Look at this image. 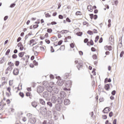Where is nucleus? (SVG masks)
I'll return each mask as SVG.
<instances>
[{"label": "nucleus", "instance_id": "f257e3e1", "mask_svg": "<svg viewBox=\"0 0 124 124\" xmlns=\"http://www.w3.org/2000/svg\"><path fill=\"white\" fill-rule=\"evenodd\" d=\"M40 111L43 116H45L47 114V108L41 107L40 108Z\"/></svg>", "mask_w": 124, "mask_h": 124}, {"label": "nucleus", "instance_id": "1a4fd4ad", "mask_svg": "<svg viewBox=\"0 0 124 124\" xmlns=\"http://www.w3.org/2000/svg\"><path fill=\"white\" fill-rule=\"evenodd\" d=\"M30 124H34L36 123V119L34 118H30L29 120Z\"/></svg>", "mask_w": 124, "mask_h": 124}, {"label": "nucleus", "instance_id": "774afa93", "mask_svg": "<svg viewBox=\"0 0 124 124\" xmlns=\"http://www.w3.org/2000/svg\"><path fill=\"white\" fill-rule=\"evenodd\" d=\"M113 124H117V119H114L113 121Z\"/></svg>", "mask_w": 124, "mask_h": 124}, {"label": "nucleus", "instance_id": "6e6d98bb", "mask_svg": "<svg viewBox=\"0 0 124 124\" xmlns=\"http://www.w3.org/2000/svg\"><path fill=\"white\" fill-rule=\"evenodd\" d=\"M50 52L51 53H54V52H55V49H54V48H53V46L50 47Z\"/></svg>", "mask_w": 124, "mask_h": 124}, {"label": "nucleus", "instance_id": "e433bc0d", "mask_svg": "<svg viewBox=\"0 0 124 124\" xmlns=\"http://www.w3.org/2000/svg\"><path fill=\"white\" fill-rule=\"evenodd\" d=\"M108 28H110V27H111V19H108Z\"/></svg>", "mask_w": 124, "mask_h": 124}, {"label": "nucleus", "instance_id": "49530a36", "mask_svg": "<svg viewBox=\"0 0 124 124\" xmlns=\"http://www.w3.org/2000/svg\"><path fill=\"white\" fill-rule=\"evenodd\" d=\"M8 65H10V66H13L14 65V64L12 63V62H9L8 63Z\"/></svg>", "mask_w": 124, "mask_h": 124}, {"label": "nucleus", "instance_id": "09e8293b", "mask_svg": "<svg viewBox=\"0 0 124 124\" xmlns=\"http://www.w3.org/2000/svg\"><path fill=\"white\" fill-rule=\"evenodd\" d=\"M45 42H46L47 44H50V43L49 40H48V39L45 40Z\"/></svg>", "mask_w": 124, "mask_h": 124}, {"label": "nucleus", "instance_id": "a19ab883", "mask_svg": "<svg viewBox=\"0 0 124 124\" xmlns=\"http://www.w3.org/2000/svg\"><path fill=\"white\" fill-rule=\"evenodd\" d=\"M33 42H34V39L31 40L29 42V45H31L32 43H33Z\"/></svg>", "mask_w": 124, "mask_h": 124}, {"label": "nucleus", "instance_id": "20e7f679", "mask_svg": "<svg viewBox=\"0 0 124 124\" xmlns=\"http://www.w3.org/2000/svg\"><path fill=\"white\" fill-rule=\"evenodd\" d=\"M50 100L52 103H54V104H56V103L58 102V97L53 95L52 96Z\"/></svg>", "mask_w": 124, "mask_h": 124}, {"label": "nucleus", "instance_id": "f3484780", "mask_svg": "<svg viewBox=\"0 0 124 124\" xmlns=\"http://www.w3.org/2000/svg\"><path fill=\"white\" fill-rule=\"evenodd\" d=\"M109 112H110V109L108 108H105L104 109L103 113H104V114H107V113H108Z\"/></svg>", "mask_w": 124, "mask_h": 124}, {"label": "nucleus", "instance_id": "c03bdc74", "mask_svg": "<svg viewBox=\"0 0 124 124\" xmlns=\"http://www.w3.org/2000/svg\"><path fill=\"white\" fill-rule=\"evenodd\" d=\"M70 46L71 48H74V47H75V45H74L73 43H72L71 44H70Z\"/></svg>", "mask_w": 124, "mask_h": 124}, {"label": "nucleus", "instance_id": "4c0bfd02", "mask_svg": "<svg viewBox=\"0 0 124 124\" xmlns=\"http://www.w3.org/2000/svg\"><path fill=\"white\" fill-rule=\"evenodd\" d=\"M33 63L34 64V65H38V62H36L35 60L33 61Z\"/></svg>", "mask_w": 124, "mask_h": 124}, {"label": "nucleus", "instance_id": "4be33fe9", "mask_svg": "<svg viewBox=\"0 0 124 124\" xmlns=\"http://www.w3.org/2000/svg\"><path fill=\"white\" fill-rule=\"evenodd\" d=\"M39 101L41 104H42V105H45V101H44V100L42 99H40Z\"/></svg>", "mask_w": 124, "mask_h": 124}, {"label": "nucleus", "instance_id": "72a5a7b5", "mask_svg": "<svg viewBox=\"0 0 124 124\" xmlns=\"http://www.w3.org/2000/svg\"><path fill=\"white\" fill-rule=\"evenodd\" d=\"M52 40L51 41H56V40H57L58 39V38L57 37H51Z\"/></svg>", "mask_w": 124, "mask_h": 124}, {"label": "nucleus", "instance_id": "a211bd4d", "mask_svg": "<svg viewBox=\"0 0 124 124\" xmlns=\"http://www.w3.org/2000/svg\"><path fill=\"white\" fill-rule=\"evenodd\" d=\"M65 87H70L71 86V81L70 80H68L65 83Z\"/></svg>", "mask_w": 124, "mask_h": 124}, {"label": "nucleus", "instance_id": "69168bd1", "mask_svg": "<svg viewBox=\"0 0 124 124\" xmlns=\"http://www.w3.org/2000/svg\"><path fill=\"white\" fill-rule=\"evenodd\" d=\"M111 94L112 95H115V94H116V91L115 90H113V91H112Z\"/></svg>", "mask_w": 124, "mask_h": 124}, {"label": "nucleus", "instance_id": "ddd939ff", "mask_svg": "<svg viewBox=\"0 0 124 124\" xmlns=\"http://www.w3.org/2000/svg\"><path fill=\"white\" fill-rule=\"evenodd\" d=\"M13 74L14 75H18V74H19V69L16 68L13 71Z\"/></svg>", "mask_w": 124, "mask_h": 124}, {"label": "nucleus", "instance_id": "79ce46f5", "mask_svg": "<svg viewBox=\"0 0 124 124\" xmlns=\"http://www.w3.org/2000/svg\"><path fill=\"white\" fill-rule=\"evenodd\" d=\"M15 64H16V66H18L19 64H20V62H19L18 61H16Z\"/></svg>", "mask_w": 124, "mask_h": 124}, {"label": "nucleus", "instance_id": "c9c22d12", "mask_svg": "<svg viewBox=\"0 0 124 124\" xmlns=\"http://www.w3.org/2000/svg\"><path fill=\"white\" fill-rule=\"evenodd\" d=\"M87 9H90V10H92V11H90L91 12H93V7H92V5L88 6Z\"/></svg>", "mask_w": 124, "mask_h": 124}, {"label": "nucleus", "instance_id": "ea45409f", "mask_svg": "<svg viewBox=\"0 0 124 124\" xmlns=\"http://www.w3.org/2000/svg\"><path fill=\"white\" fill-rule=\"evenodd\" d=\"M19 95H20V96H21V97H24V93H22V92H20L19 93Z\"/></svg>", "mask_w": 124, "mask_h": 124}, {"label": "nucleus", "instance_id": "5701e85b", "mask_svg": "<svg viewBox=\"0 0 124 124\" xmlns=\"http://www.w3.org/2000/svg\"><path fill=\"white\" fill-rule=\"evenodd\" d=\"M0 63H3L5 62V59H4V57H2L0 59Z\"/></svg>", "mask_w": 124, "mask_h": 124}, {"label": "nucleus", "instance_id": "cd10ccee", "mask_svg": "<svg viewBox=\"0 0 124 124\" xmlns=\"http://www.w3.org/2000/svg\"><path fill=\"white\" fill-rule=\"evenodd\" d=\"M99 39V36L97 35L95 38V40L94 42H95V43H96V42H97V41H98V40Z\"/></svg>", "mask_w": 124, "mask_h": 124}, {"label": "nucleus", "instance_id": "7c9ffc66", "mask_svg": "<svg viewBox=\"0 0 124 124\" xmlns=\"http://www.w3.org/2000/svg\"><path fill=\"white\" fill-rule=\"evenodd\" d=\"M62 42H63L62 40H60L59 42H58V45H55V46H60L61 44H62Z\"/></svg>", "mask_w": 124, "mask_h": 124}, {"label": "nucleus", "instance_id": "3c124183", "mask_svg": "<svg viewBox=\"0 0 124 124\" xmlns=\"http://www.w3.org/2000/svg\"><path fill=\"white\" fill-rule=\"evenodd\" d=\"M9 53H10V49H8V50L6 51V53H5V55H9Z\"/></svg>", "mask_w": 124, "mask_h": 124}, {"label": "nucleus", "instance_id": "b1692460", "mask_svg": "<svg viewBox=\"0 0 124 124\" xmlns=\"http://www.w3.org/2000/svg\"><path fill=\"white\" fill-rule=\"evenodd\" d=\"M111 78L108 79V78H106L105 79V83H107L108 82V83H111Z\"/></svg>", "mask_w": 124, "mask_h": 124}, {"label": "nucleus", "instance_id": "412c9836", "mask_svg": "<svg viewBox=\"0 0 124 124\" xmlns=\"http://www.w3.org/2000/svg\"><path fill=\"white\" fill-rule=\"evenodd\" d=\"M105 89L106 91H109L110 89V84H107L105 85Z\"/></svg>", "mask_w": 124, "mask_h": 124}, {"label": "nucleus", "instance_id": "f03ea898", "mask_svg": "<svg viewBox=\"0 0 124 124\" xmlns=\"http://www.w3.org/2000/svg\"><path fill=\"white\" fill-rule=\"evenodd\" d=\"M37 92L38 93H41L44 92V87L43 86H39L37 87Z\"/></svg>", "mask_w": 124, "mask_h": 124}, {"label": "nucleus", "instance_id": "dca6fc26", "mask_svg": "<svg viewBox=\"0 0 124 124\" xmlns=\"http://www.w3.org/2000/svg\"><path fill=\"white\" fill-rule=\"evenodd\" d=\"M43 97H48L49 96V93L48 92L46 91L43 93Z\"/></svg>", "mask_w": 124, "mask_h": 124}, {"label": "nucleus", "instance_id": "6ab92c4d", "mask_svg": "<svg viewBox=\"0 0 124 124\" xmlns=\"http://www.w3.org/2000/svg\"><path fill=\"white\" fill-rule=\"evenodd\" d=\"M109 42H111L112 43H114V37L112 35H111L109 38Z\"/></svg>", "mask_w": 124, "mask_h": 124}, {"label": "nucleus", "instance_id": "7ed1b4c3", "mask_svg": "<svg viewBox=\"0 0 124 124\" xmlns=\"http://www.w3.org/2000/svg\"><path fill=\"white\" fill-rule=\"evenodd\" d=\"M75 63H78V65L77 66L78 70H80V68H82V67H83V62H78V61H75Z\"/></svg>", "mask_w": 124, "mask_h": 124}, {"label": "nucleus", "instance_id": "c756f323", "mask_svg": "<svg viewBox=\"0 0 124 124\" xmlns=\"http://www.w3.org/2000/svg\"><path fill=\"white\" fill-rule=\"evenodd\" d=\"M87 33H88V34H90V35H92L93 34V31H92L91 30H89L87 31Z\"/></svg>", "mask_w": 124, "mask_h": 124}, {"label": "nucleus", "instance_id": "a18cd8bd", "mask_svg": "<svg viewBox=\"0 0 124 124\" xmlns=\"http://www.w3.org/2000/svg\"><path fill=\"white\" fill-rule=\"evenodd\" d=\"M39 26V25H38V24H36V25H34L33 26V28L34 30V29H37L38 28V27Z\"/></svg>", "mask_w": 124, "mask_h": 124}, {"label": "nucleus", "instance_id": "13d9d810", "mask_svg": "<svg viewBox=\"0 0 124 124\" xmlns=\"http://www.w3.org/2000/svg\"><path fill=\"white\" fill-rule=\"evenodd\" d=\"M19 49L20 51H23V50H24V46L23 45L20 46Z\"/></svg>", "mask_w": 124, "mask_h": 124}, {"label": "nucleus", "instance_id": "2f4dec72", "mask_svg": "<svg viewBox=\"0 0 124 124\" xmlns=\"http://www.w3.org/2000/svg\"><path fill=\"white\" fill-rule=\"evenodd\" d=\"M27 117H28V118L30 120V119H31V117H32V114H31V113H28L27 114Z\"/></svg>", "mask_w": 124, "mask_h": 124}, {"label": "nucleus", "instance_id": "e2e57ef3", "mask_svg": "<svg viewBox=\"0 0 124 124\" xmlns=\"http://www.w3.org/2000/svg\"><path fill=\"white\" fill-rule=\"evenodd\" d=\"M66 22H68V23H70L71 22V20L68 17H67L66 18Z\"/></svg>", "mask_w": 124, "mask_h": 124}, {"label": "nucleus", "instance_id": "0eeeda50", "mask_svg": "<svg viewBox=\"0 0 124 124\" xmlns=\"http://www.w3.org/2000/svg\"><path fill=\"white\" fill-rule=\"evenodd\" d=\"M53 91L54 93H59V92H60V88L57 86L53 87Z\"/></svg>", "mask_w": 124, "mask_h": 124}, {"label": "nucleus", "instance_id": "864d4df0", "mask_svg": "<svg viewBox=\"0 0 124 124\" xmlns=\"http://www.w3.org/2000/svg\"><path fill=\"white\" fill-rule=\"evenodd\" d=\"M9 86H12L13 85V80H9Z\"/></svg>", "mask_w": 124, "mask_h": 124}, {"label": "nucleus", "instance_id": "37998d69", "mask_svg": "<svg viewBox=\"0 0 124 124\" xmlns=\"http://www.w3.org/2000/svg\"><path fill=\"white\" fill-rule=\"evenodd\" d=\"M92 57L93 60H96L97 59V56H96V54L93 55Z\"/></svg>", "mask_w": 124, "mask_h": 124}, {"label": "nucleus", "instance_id": "9d476101", "mask_svg": "<svg viewBox=\"0 0 124 124\" xmlns=\"http://www.w3.org/2000/svg\"><path fill=\"white\" fill-rule=\"evenodd\" d=\"M104 49L106 50V51H111L112 46H106L104 47Z\"/></svg>", "mask_w": 124, "mask_h": 124}, {"label": "nucleus", "instance_id": "5fc2aeb1", "mask_svg": "<svg viewBox=\"0 0 124 124\" xmlns=\"http://www.w3.org/2000/svg\"><path fill=\"white\" fill-rule=\"evenodd\" d=\"M89 16H90L91 20H93V18H94V16L93 14H90Z\"/></svg>", "mask_w": 124, "mask_h": 124}, {"label": "nucleus", "instance_id": "423d86ee", "mask_svg": "<svg viewBox=\"0 0 124 124\" xmlns=\"http://www.w3.org/2000/svg\"><path fill=\"white\" fill-rule=\"evenodd\" d=\"M55 109L57 111H61V110H62V105L60 104H56L55 105Z\"/></svg>", "mask_w": 124, "mask_h": 124}, {"label": "nucleus", "instance_id": "4468645a", "mask_svg": "<svg viewBox=\"0 0 124 124\" xmlns=\"http://www.w3.org/2000/svg\"><path fill=\"white\" fill-rule=\"evenodd\" d=\"M31 106L34 108H36V107L38 106L37 102H35V101L31 102Z\"/></svg>", "mask_w": 124, "mask_h": 124}, {"label": "nucleus", "instance_id": "680f3d73", "mask_svg": "<svg viewBox=\"0 0 124 124\" xmlns=\"http://www.w3.org/2000/svg\"><path fill=\"white\" fill-rule=\"evenodd\" d=\"M58 17H59V19H63V16L62 15H59Z\"/></svg>", "mask_w": 124, "mask_h": 124}, {"label": "nucleus", "instance_id": "6e6552de", "mask_svg": "<svg viewBox=\"0 0 124 124\" xmlns=\"http://www.w3.org/2000/svg\"><path fill=\"white\" fill-rule=\"evenodd\" d=\"M63 100H64L63 98L61 97H58L57 98V103H58V104H62V102H63Z\"/></svg>", "mask_w": 124, "mask_h": 124}, {"label": "nucleus", "instance_id": "bf43d9fd", "mask_svg": "<svg viewBox=\"0 0 124 124\" xmlns=\"http://www.w3.org/2000/svg\"><path fill=\"white\" fill-rule=\"evenodd\" d=\"M109 118H111L113 117V112L112 111H110L109 113Z\"/></svg>", "mask_w": 124, "mask_h": 124}, {"label": "nucleus", "instance_id": "052dcab7", "mask_svg": "<svg viewBox=\"0 0 124 124\" xmlns=\"http://www.w3.org/2000/svg\"><path fill=\"white\" fill-rule=\"evenodd\" d=\"M102 118H103V120H106L107 119V115H104L102 116Z\"/></svg>", "mask_w": 124, "mask_h": 124}, {"label": "nucleus", "instance_id": "f704fd0d", "mask_svg": "<svg viewBox=\"0 0 124 124\" xmlns=\"http://www.w3.org/2000/svg\"><path fill=\"white\" fill-rule=\"evenodd\" d=\"M76 15H77V16H81L82 15V13H81L80 11H78L76 13Z\"/></svg>", "mask_w": 124, "mask_h": 124}, {"label": "nucleus", "instance_id": "c85d7f7f", "mask_svg": "<svg viewBox=\"0 0 124 124\" xmlns=\"http://www.w3.org/2000/svg\"><path fill=\"white\" fill-rule=\"evenodd\" d=\"M76 34L77 35H78V36H82V35H83V32H77Z\"/></svg>", "mask_w": 124, "mask_h": 124}, {"label": "nucleus", "instance_id": "39448f33", "mask_svg": "<svg viewBox=\"0 0 124 124\" xmlns=\"http://www.w3.org/2000/svg\"><path fill=\"white\" fill-rule=\"evenodd\" d=\"M64 83V81L62 79H59L57 82V84L58 86H59L60 87L62 86Z\"/></svg>", "mask_w": 124, "mask_h": 124}, {"label": "nucleus", "instance_id": "473e14b6", "mask_svg": "<svg viewBox=\"0 0 124 124\" xmlns=\"http://www.w3.org/2000/svg\"><path fill=\"white\" fill-rule=\"evenodd\" d=\"M52 31H53V30H52V29H47V32H48V33H51Z\"/></svg>", "mask_w": 124, "mask_h": 124}, {"label": "nucleus", "instance_id": "58836bf2", "mask_svg": "<svg viewBox=\"0 0 124 124\" xmlns=\"http://www.w3.org/2000/svg\"><path fill=\"white\" fill-rule=\"evenodd\" d=\"M15 5H16V4H15V3H12L10 6V7L11 8H13V7H14V6H15Z\"/></svg>", "mask_w": 124, "mask_h": 124}, {"label": "nucleus", "instance_id": "338daca9", "mask_svg": "<svg viewBox=\"0 0 124 124\" xmlns=\"http://www.w3.org/2000/svg\"><path fill=\"white\" fill-rule=\"evenodd\" d=\"M23 44H22V42H19L18 44H17V47H20V46H22Z\"/></svg>", "mask_w": 124, "mask_h": 124}, {"label": "nucleus", "instance_id": "8fccbe9b", "mask_svg": "<svg viewBox=\"0 0 124 124\" xmlns=\"http://www.w3.org/2000/svg\"><path fill=\"white\" fill-rule=\"evenodd\" d=\"M92 73H93V75H96V73H95V69L93 68V69Z\"/></svg>", "mask_w": 124, "mask_h": 124}, {"label": "nucleus", "instance_id": "aec40b11", "mask_svg": "<svg viewBox=\"0 0 124 124\" xmlns=\"http://www.w3.org/2000/svg\"><path fill=\"white\" fill-rule=\"evenodd\" d=\"M46 104L50 107H53V103H52V101H50V100L47 102Z\"/></svg>", "mask_w": 124, "mask_h": 124}, {"label": "nucleus", "instance_id": "0e129e2a", "mask_svg": "<svg viewBox=\"0 0 124 124\" xmlns=\"http://www.w3.org/2000/svg\"><path fill=\"white\" fill-rule=\"evenodd\" d=\"M17 55L16 54H13L12 56L13 59H17Z\"/></svg>", "mask_w": 124, "mask_h": 124}, {"label": "nucleus", "instance_id": "2eb2a0df", "mask_svg": "<svg viewBox=\"0 0 124 124\" xmlns=\"http://www.w3.org/2000/svg\"><path fill=\"white\" fill-rule=\"evenodd\" d=\"M64 105H68L70 104V101L67 99L64 100Z\"/></svg>", "mask_w": 124, "mask_h": 124}, {"label": "nucleus", "instance_id": "de8ad7c7", "mask_svg": "<svg viewBox=\"0 0 124 124\" xmlns=\"http://www.w3.org/2000/svg\"><path fill=\"white\" fill-rule=\"evenodd\" d=\"M89 42V44H90V45H91L92 46L93 45V41L92 39L90 40V42Z\"/></svg>", "mask_w": 124, "mask_h": 124}, {"label": "nucleus", "instance_id": "bb28decb", "mask_svg": "<svg viewBox=\"0 0 124 124\" xmlns=\"http://www.w3.org/2000/svg\"><path fill=\"white\" fill-rule=\"evenodd\" d=\"M12 70V66H10L6 69V71H11Z\"/></svg>", "mask_w": 124, "mask_h": 124}, {"label": "nucleus", "instance_id": "f8f14e48", "mask_svg": "<svg viewBox=\"0 0 124 124\" xmlns=\"http://www.w3.org/2000/svg\"><path fill=\"white\" fill-rule=\"evenodd\" d=\"M53 87L49 86L46 88V91L48 93H52L53 92Z\"/></svg>", "mask_w": 124, "mask_h": 124}, {"label": "nucleus", "instance_id": "603ef678", "mask_svg": "<svg viewBox=\"0 0 124 124\" xmlns=\"http://www.w3.org/2000/svg\"><path fill=\"white\" fill-rule=\"evenodd\" d=\"M124 51H122L121 53H120V58H123V56H124Z\"/></svg>", "mask_w": 124, "mask_h": 124}, {"label": "nucleus", "instance_id": "4d7b16f0", "mask_svg": "<svg viewBox=\"0 0 124 124\" xmlns=\"http://www.w3.org/2000/svg\"><path fill=\"white\" fill-rule=\"evenodd\" d=\"M91 51L92 52H95L96 51V49L94 47H92L91 48Z\"/></svg>", "mask_w": 124, "mask_h": 124}, {"label": "nucleus", "instance_id": "393cba45", "mask_svg": "<svg viewBox=\"0 0 124 124\" xmlns=\"http://www.w3.org/2000/svg\"><path fill=\"white\" fill-rule=\"evenodd\" d=\"M69 76V74L65 73L64 75L63 78H64V79H67V78H68Z\"/></svg>", "mask_w": 124, "mask_h": 124}, {"label": "nucleus", "instance_id": "a878e982", "mask_svg": "<svg viewBox=\"0 0 124 124\" xmlns=\"http://www.w3.org/2000/svg\"><path fill=\"white\" fill-rule=\"evenodd\" d=\"M18 56L19 57V58H23V57H24V52H20L18 54Z\"/></svg>", "mask_w": 124, "mask_h": 124}, {"label": "nucleus", "instance_id": "9b49d317", "mask_svg": "<svg viewBox=\"0 0 124 124\" xmlns=\"http://www.w3.org/2000/svg\"><path fill=\"white\" fill-rule=\"evenodd\" d=\"M60 97L63 99V98L66 96V95H65V92L64 91H61L60 92Z\"/></svg>", "mask_w": 124, "mask_h": 124}]
</instances>
